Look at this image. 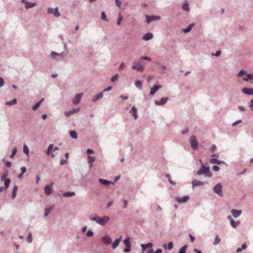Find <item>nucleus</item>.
<instances>
[{
	"label": "nucleus",
	"mask_w": 253,
	"mask_h": 253,
	"mask_svg": "<svg viewBox=\"0 0 253 253\" xmlns=\"http://www.w3.org/2000/svg\"><path fill=\"white\" fill-rule=\"evenodd\" d=\"M89 219L92 221H95L101 226H104L110 220L109 216H104L103 217H101L95 213L90 214L89 216Z\"/></svg>",
	"instance_id": "obj_1"
},
{
	"label": "nucleus",
	"mask_w": 253,
	"mask_h": 253,
	"mask_svg": "<svg viewBox=\"0 0 253 253\" xmlns=\"http://www.w3.org/2000/svg\"><path fill=\"white\" fill-rule=\"evenodd\" d=\"M210 168L208 167H206L203 163H202V166L201 168L198 170L197 174L198 175H201L205 174V175L211 177V176L210 172Z\"/></svg>",
	"instance_id": "obj_2"
},
{
	"label": "nucleus",
	"mask_w": 253,
	"mask_h": 253,
	"mask_svg": "<svg viewBox=\"0 0 253 253\" xmlns=\"http://www.w3.org/2000/svg\"><path fill=\"white\" fill-rule=\"evenodd\" d=\"M222 187V184L220 183H218L213 188L214 192L220 197H222L223 195Z\"/></svg>",
	"instance_id": "obj_3"
},
{
	"label": "nucleus",
	"mask_w": 253,
	"mask_h": 253,
	"mask_svg": "<svg viewBox=\"0 0 253 253\" xmlns=\"http://www.w3.org/2000/svg\"><path fill=\"white\" fill-rule=\"evenodd\" d=\"M47 13L48 14H53L56 17H59L60 16V13L58 11V8H50L48 7L47 9Z\"/></svg>",
	"instance_id": "obj_4"
},
{
	"label": "nucleus",
	"mask_w": 253,
	"mask_h": 253,
	"mask_svg": "<svg viewBox=\"0 0 253 253\" xmlns=\"http://www.w3.org/2000/svg\"><path fill=\"white\" fill-rule=\"evenodd\" d=\"M50 56L54 59H62L66 56V54L63 52L58 53L55 51H52Z\"/></svg>",
	"instance_id": "obj_5"
},
{
	"label": "nucleus",
	"mask_w": 253,
	"mask_h": 253,
	"mask_svg": "<svg viewBox=\"0 0 253 253\" xmlns=\"http://www.w3.org/2000/svg\"><path fill=\"white\" fill-rule=\"evenodd\" d=\"M189 142L191 147L194 150L198 148V142L195 135H192L190 137Z\"/></svg>",
	"instance_id": "obj_6"
},
{
	"label": "nucleus",
	"mask_w": 253,
	"mask_h": 253,
	"mask_svg": "<svg viewBox=\"0 0 253 253\" xmlns=\"http://www.w3.org/2000/svg\"><path fill=\"white\" fill-rule=\"evenodd\" d=\"M53 185V182H51L49 184H47L44 187V191L45 194L46 195L49 196V195L51 194V193L52 192V189Z\"/></svg>",
	"instance_id": "obj_7"
},
{
	"label": "nucleus",
	"mask_w": 253,
	"mask_h": 253,
	"mask_svg": "<svg viewBox=\"0 0 253 253\" xmlns=\"http://www.w3.org/2000/svg\"><path fill=\"white\" fill-rule=\"evenodd\" d=\"M21 2L22 3H25V7L26 9H28L30 8H32L37 5V2H28L26 0H21Z\"/></svg>",
	"instance_id": "obj_8"
},
{
	"label": "nucleus",
	"mask_w": 253,
	"mask_h": 253,
	"mask_svg": "<svg viewBox=\"0 0 253 253\" xmlns=\"http://www.w3.org/2000/svg\"><path fill=\"white\" fill-rule=\"evenodd\" d=\"M189 199V197L188 196H184L182 197H175V200L176 202L179 203H184L187 202V201Z\"/></svg>",
	"instance_id": "obj_9"
},
{
	"label": "nucleus",
	"mask_w": 253,
	"mask_h": 253,
	"mask_svg": "<svg viewBox=\"0 0 253 253\" xmlns=\"http://www.w3.org/2000/svg\"><path fill=\"white\" fill-rule=\"evenodd\" d=\"M83 96V93L77 94L75 97L73 101V103L76 105L80 103Z\"/></svg>",
	"instance_id": "obj_10"
},
{
	"label": "nucleus",
	"mask_w": 253,
	"mask_h": 253,
	"mask_svg": "<svg viewBox=\"0 0 253 253\" xmlns=\"http://www.w3.org/2000/svg\"><path fill=\"white\" fill-rule=\"evenodd\" d=\"M169 98L168 97H162L160 101H156L155 102L156 105L161 106L164 105L167 102Z\"/></svg>",
	"instance_id": "obj_11"
},
{
	"label": "nucleus",
	"mask_w": 253,
	"mask_h": 253,
	"mask_svg": "<svg viewBox=\"0 0 253 253\" xmlns=\"http://www.w3.org/2000/svg\"><path fill=\"white\" fill-rule=\"evenodd\" d=\"M80 108H73L69 111L65 112L64 114L67 117L70 116L71 115L77 113L80 111Z\"/></svg>",
	"instance_id": "obj_12"
},
{
	"label": "nucleus",
	"mask_w": 253,
	"mask_h": 253,
	"mask_svg": "<svg viewBox=\"0 0 253 253\" xmlns=\"http://www.w3.org/2000/svg\"><path fill=\"white\" fill-rule=\"evenodd\" d=\"M227 218L230 220V224L232 227L236 228L239 225V222L235 221L231 215H228Z\"/></svg>",
	"instance_id": "obj_13"
},
{
	"label": "nucleus",
	"mask_w": 253,
	"mask_h": 253,
	"mask_svg": "<svg viewBox=\"0 0 253 253\" xmlns=\"http://www.w3.org/2000/svg\"><path fill=\"white\" fill-rule=\"evenodd\" d=\"M204 183H205V182L203 181L194 179L192 181V187L193 188H194L195 187L198 186H201V185L204 184Z\"/></svg>",
	"instance_id": "obj_14"
},
{
	"label": "nucleus",
	"mask_w": 253,
	"mask_h": 253,
	"mask_svg": "<svg viewBox=\"0 0 253 253\" xmlns=\"http://www.w3.org/2000/svg\"><path fill=\"white\" fill-rule=\"evenodd\" d=\"M129 113H131L135 120L138 118L136 108L133 106L130 109Z\"/></svg>",
	"instance_id": "obj_15"
},
{
	"label": "nucleus",
	"mask_w": 253,
	"mask_h": 253,
	"mask_svg": "<svg viewBox=\"0 0 253 253\" xmlns=\"http://www.w3.org/2000/svg\"><path fill=\"white\" fill-rule=\"evenodd\" d=\"M242 80L246 82L251 81L252 83H253V74H247V77H243Z\"/></svg>",
	"instance_id": "obj_16"
},
{
	"label": "nucleus",
	"mask_w": 253,
	"mask_h": 253,
	"mask_svg": "<svg viewBox=\"0 0 253 253\" xmlns=\"http://www.w3.org/2000/svg\"><path fill=\"white\" fill-rule=\"evenodd\" d=\"M162 88L161 85H155L151 89L150 92V95H154L156 91H157L159 89Z\"/></svg>",
	"instance_id": "obj_17"
},
{
	"label": "nucleus",
	"mask_w": 253,
	"mask_h": 253,
	"mask_svg": "<svg viewBox=\"0 0 253 253\" xmlns=\"http://www.w3.org/2000/svg\"><path fill=\"white\" fill-rule=\"evenodd\" d=\"M112 240L108 236H105L102 238V242L104 244H110L111 243Z\"/></svg>",
	"instance_id": "obj_18"
},
{
	"label": "nucleus",
	"mask_w": 253,
	"mask_h": 253,
	"mask_svg": "<svg viewBox=\"0 0 253 253\" xmlns=\"http://www.w3.org/2000/svg\"><path fill=\"white\" fill-rule=\"evenodd\" d=\"M103 92H101L99 93L98 94L94 95L92 99V101L93 102H96L97 100L101 99L103 97Z\"/></svg>",
	"instance_id": "obj_19"
},
{
	"label": "nucleus",
	"mask_w": 253,
	"mask_h": 253,
	"mask_svg": "<svg viewBox=\"0 0 253 253\" xmlns=\"http://www.w3.org/2000/svg\"><path fill=\"white\" fill-rule=\"evenodd\" d=\"M242 213L241 211L237 210H232L231 211V213L234 217L236 218L239 217Z\"/></svg>",
	"instance_id": "obj_20"
},
{
	"label": "nucleus",
	"mask_w": 253,
	"mask_h": 253,
	"mask_svg": "<svg viewBox=\"0 0 253 253\" xmlns=\"http://www.w3.org/2000/svg\"><path fill=\"white\" fill-rule=\"evenodd\" d=\"M121 241V237H120L118 239H116L114 242L112 244V248L113 249H116L117 247H118L120 242Z\"/></svg>",
	"instance_id": "obj_21"
},
{
	"label": "nucleus",
	"mask_w": 253,
	"mask_h": 253,
	"mask_svg": "<svg viewBox=\"0 0 253 253\" xmlns=\"http://www.w3.org/2000/svg\"><path fill=\"white\" fill-rule=\"evenodd\" d=\"M99 181L100 183L104 185H107L110 184H114V182L113 181H109L108 180L102 178H100L99 179Z\"/></svg>",
	"instance_id": "obj_22"
},
{
	"label": "nucleus",
	"mask_w": 253,
	"mask_h": 253,
	"mask_svg": "<svg viewBox=\"0 0 253 253\" xmlns=\"http://www.w3.org/2000/svg\"><path fill=\"white\" fill-rule=\"evenodd\" d=\"M153 37V35L151 33H147L143 37V40L144 41H148L151 40Z\"/></svg>",
	"instance_id": "obj_23"
},
{
	"label": "nucleus",
	"mask_w": 253,
	"mask_h": 253,
	"mask_svg": "<svg viewBox=\"0 0 253 253\" xmlns=\"http://www.w3.org/2000/svg\"><path fill=\"white\" fill-rule=\"evenodd\" d=\"M63 196L64 197H70L75 196V193L72 191H67L63 193Z\"/></svg>",
	"instance_id": "obj_24"
},
{
	"label": "nucleus",
	"mask_w": 253,
	"mask_h": 253,
	"mask_svg": "<svg viewBox=\"0 0 253 253\" xmlns=\"http://www.w3.org/2000/svg\"><path fill=\"white\" fill-rule=\"evenodd\" d=\"M210 163L211 164H215L217 165H220L221 164L225 163L223 161H219L214 158H211V160H210Z\"/></svg>",
	"instance_id": "obj_25"
},
{
	"label": "nucleus",
	"mask_w": 253,
	"mask_h": 253,
	"mask_svg": "<svg viewBox=\"0 0 253 253\" xmlns=\"http://www.w3.org/2000/svg\"><path fill=\"white\" fill-rule=\"evenodd\" d=\"M182 8L183 10L189 11L190 10V8L188 2L187 1H185L183 4Z\"/></svg>",
	"instance_id": "obj_26"
},
{
	"label": "nucleus",
	"mask_w": 253,
	"mask_h": 253,
	"mask_svg": "<svg viewBox=\"0 0 253 253\" xmlns=\"http://www.w3.org/2000/svg\"><path fill=\"white\" fill-rule=\"evenodd\" d=\"M17 103V99L16 98H14L11 101H6L5 102L6 105H13Z\"/></svg>",
	"instance_id": "obj_27"
},
{
	"label": "nucleus",
	"mask_w": 253,
	"mask_h": 253,
	"mask_svg": "<svg viewBox=\"0 0 253 253\" xmlns=\"http://www.w3.org/2000/svg\"><path fill=\"white\" fill-rule=\"evenodd\" d=\"M70 135L73 139H77L78 137V134L75 130L70 131Z\"/></svg>",
	"instance_id": "obj_28"
},
{
	"label": "nucleus",
	"mask_w": 253,
	"mask_h": 253,
	"mask_svg": "<svg viewBox=\"0 0 253 253\" xmlns=\"http://www.w3.org/2000/svg\"><path fill=\"white\" fill-rule=\"evenodd\" d=\"M17 189H18V187L16 186H15L13 188L12 193V195H11V198L12 199H14L16 197V191L17 190Z\"/></svg>",
	"instance_id": "obj_29"
},
{
	"label": "nucleus",
	"mask_w": 253,
	"mask_h": 253,
	"mask_svg": "<svg viewBox=\"0 0 253 253\" xmlns=\"http://www.w3.org/2000/svg\"><path fill=\"white\" fill-rule=\"evenodd\" d=\"M43 100L44 99L42 98L40 101L38 102L35 105H34L32 107L33 110H36L40 106V105L41 104L42 102L43 101Z\"/></svg>",
	"instance_id": "obj_30"
},
{
	"label": "nucleus",
	"mask_w": 253,
	"mask_h": 253,
	"mask_svg": "<svg viewBox=\"0 0 253 253\" xmlns=\"http://www.w3.org/2000/svg\"><path fill=\"white\" fill-rule=\"evenodd\" d=\"M247 74H248L247 71H245L244 70H241L238 73L237 76L239 77H243L244 75H246V77H247Z\"/></svg>",
	"instance_id": "obj_31"
},
{
	"label": "nucleus",
	"mask_w": 253,
	"mask_h": 253,
	"mask_svg": "<svg viewBox=\"0 0 253 253\" xmlns=\"http://www.w3.org/2000/svg\"><path fill=\"white\" fill-rule=\"evenodd\" d=\"M242 91L246 94L250 95L251 89L250 88L244 87L242 89Z\"/></svg>",
	"instance_id": "obj_32"
},
{
	"label": "nucleus",
	"mask_w": 253,
	"mask_h": 253,
	"mask_svg": "<svg viewBox=\"0 0 253 253\" xmlns=\"http://www.w3.org/2000/svg\"><path fill=\"white\" fill-rule=\"evenodd\" d=\"M53 146H54L53 144H51L48 146V147L47 148V150L46 151V155L47 156H49L50 154L51 150L53 148Z\"/></svg>",
	"instance_id": "obj_33"
},
{
	"label": "nucleus",
	"mask_w": 253,
	"mask_h": 253,
	"mask_svg": "<svg viewBox=\"0 0 253 253\" xmlns=\"http://www.w3.org/2000/svg\"><path fill=\"white\" fill-rule=\"evenodd\" d=\"M123 243L126 246H131V244L130 243V239L129 237H127L125 240H124Z\"/></svg>",
	"instance_id": "obj_34"
},
{
	"label": "nucleus",
	"mask_w": 253,
	"mask_h": 253,
	"mask_svg": "<svg viewBox=\"0 0 253 253\" xmlns=\"http://www.w3.org/2000/svg\"><path fill=\"white\" fill-rule=\"evenodd\" d=\"M220 239L219 238V237H218V235H216L215 237L214 241L213 243V245L214 246H216L217 244H218L220 243Z\"/></svg>",
	"instance_id": "obj_35"
},
{
	"label": "nucleus",
	"mask_w": 253,
	"mask_h": 253,
	"mask_svg": "<svg viewBox=\"0 0 253 253\" xmlns=\"http://www.w3.org/2000/svg\"><path fill=\"white\" fill-rule=\"evenodd\" d=\"M27 241L29 243H31L32 242L33 237L31 232L29 233L27 238Z\"/></svg>",
	"instance_id": "obj_36"
},
{
	"label": "nucleus",
	"mask_w": 253,
	"mask_h": 253,
	"mask_svg": "<svg viewBox=\"0 0 253 253\" xmlns=\"http://www.w3.org/2000/svg\"><path fill=\"white\" fill-rule=\"evenodd\" d=\"M119 75L118 74H116L115 75L113 76L111 78V81L112 82H116L119 78Z\"/></svg>",
	"instance_id": "obj_37"
},
{
	"label": "nucleus",
	"mask_w": 253,
	"mask_h": 253,
	"mask_svg": "<svg viewBox=\"0 0 253 253\" xmlns=\"http://www.w3.org/2000/svg\"><path fill=\"white\" fill-rule=\"evenodd\" d=\"M188 247V246L187 245H184L183 246L179 251V253H185L186 249Z\"/></svg>",
	"instance_id": "obj_38"
},
{
	"label": "nucleus",
	"mask_w": 253,
	"mask_h": 253,
	"mask_svg": "<svg viewBox=\"0 0 253 253\" xmlns=\"http://www.w3.org/2000/svg\"><path fill=\"white\" fill-rule=\"evenodd\" d=\"M139 65V62H134L133 65L132 66V69L137 71Z\"/></svg>",
	"instance_id": "obj_39"
},
{
	"label": "nucleus",
	"mask_w": 253,
	"mask_h": 253,
	"mask_svg": "<svg viewBox=\"0 0 253 253\" xmlns=\"http://www.w3.org/2000/svg\"><path fill=\"white\" fill-rule=\"evenodd\" d=\"M142 82L139 80L136 81L135 83V85L136 87L140 89H141L142 87Z\"/></svg>",
	"instance_id": "obj_40"
},
{
	"label": "nucleus",
	"mask_w": 253,
	"mask_h": 253,
	"mask_svg": "<svg viewBox=\"0 0 253 253\" xmlns=\"http://www.w3.org/2000/svg\"><path fill=\"white\" fill-rule=\"evenodd\" d=\"M101 19L104 21L107 22L108 21L106 15L104 12H102L101 14Z\"/></svg>",
	"instance_id": "obj_41"
},
{
	"label": "nucleus",
	"mask_w": 253,
	"mask_h": 253,
	"mask_svg": "<svg viewBox=\"0 0 253 253\" xmlns=\"http://www.w3.org/2000/svg\"><path fill=\"white\" fill-rule=\"evenodd\" d=\"M2 162L5 164V166L7 168H10L11 167V163L10 162L6 161L5 159H2Z\"/></svg>",
	"instance_id": "obj_42"
},
{
	"label": "nucleus",
	"mask_w": 253,
	"mask_h": 253,
	"mask_svg": "<svg viewBox=\"0 0 253 253\" xmlns=\"http://www.w3.org/2000/svg\"><path fill=\"white\" fill-rule=\"evenodd\" d=\"M126 64H125L124 62H122L120 65V66L119 67V68H118V70L119 71H122L125 69H126Z\"/></svg>",
	"instance_id": "obj_43"
},
{
	"label": "nucleus",
	"mask_w": 253,
	"mask_h": 253,
	"mask_svg": "<svg viewBox=\"0 0 253 253\" xmlns=\"http://www.w3.org/2000/svg\"><path fill=\"white\" fill-rule=\"evenodd\" d=\"M95 158L94 157L88 156V163H92L94 162Z\"/></svg>",
	"instance_id": "obj_44"
},
{
	"label": "nucleus",
	"mask_w": 253,
	"mask_h": 253,
	"mask_svg": "<svg viewBox=\"0 0 253 253\" xmlns=\"http://www.w3.org/2000/svg\"><path fill=\"white\" fill-rule=\"evenodd\" d=\"M146 20L147 23H150L151 22L153 21V17L149 15H146Z\"/></svg>",
	"instance_id": "obj_45"
},
{
	"label": "nucleus",
	"mask_w": 253,
	"mask_h": 253,
	"mask_svg": "<svg viewBox=\"0 0 253 253\" xmlns=\"http://www.w3.org/2000/svg\"><path fill=\"white\" fill-rule=\"evenodd\" d=\"M10 182L11 180L9 178L6 179L5 180H4V185L5 188H7L8 187Z\"/></svg>",
	"instance_id": "obj_46"
},
{
	"label": "nucleus",
	"mask_w": 253,
	"mask_h": 253,
	"mask_svg": "<svg viewBox=\"0 0 253 253\" xmlns=\"http://www.w3.org/2000/svg\"><path fill=\"white\" fill-rule=\"evenodd\" d=\"M17 151V148L14 147L12 150V153L10 156V158H13V157L14 156V155L16 154Z\"/></svg>",
	"instance_id": "obj_47"
},
{
	"label": "nucleus",
	"mask_w": 253,
	"mask_h": 253,
	"mask_svg": "<svg viewBox=\"0 0 253 253\" xmlns=\"http://www.w3.org/2000/svg\"><path fill=\"white\" fill-rule=\"evenodd\" d=\"M23 152L27 154L29 152V148L26 144H24L23 147Z\"/></svg>",
	"instance_id": "obj_48"
},
{
	"label": "nucleus",
	"mask_w": 253,
	"mask_h": 253,
	"mask_svg": "<svg viewBox=\"0 0 253 253\" xmlns=\"http://www.w3.org/2000/svg\"><path fill=\"white\" fill-rule=\"evenodd\" d=\"M8 175V172L7 171H6L5 172L3 173V174H2V175L1 176V180L2 181L3 180H5L6 178V177Z\"/></svg>",
	"instance_id": "obj_49"
},
{
	"label": "nucleus",
	"mask_w": 253,
	"mask_h": 253,
	"mask_svg": "<svg viewBox=\"0 0 253 253\" xmlns=\"http://www.w3.org/2000/svg\"><path fill=\"white\" fill-rule=\"evenodd\" d=\"M93 233L91 230H88L86 232V236L88 237H91L93 236Z\"/></svg>",
	"instance_id": "obj_50"
},
{
	"label": "nucleus",
	"mask_w": 253,
	"mask_h": 253,
	"mask_svg": "<svg viewBox=\"0 0 253 253\" xmlns=\"http://www.w3.org/2000/svg\"><path fill=\"white\" fill-rule=\"evenodd\" d=\"M123 17L122 16H119V17H118V19H117V25H120L121 24V21L123 20Z\"/></svg>",
	"instance_id": "obj_51"
},
{
	"label": "nucleus",
	"mask_w": 253,
	"mask_h": 253,
	"mask_svg": "<svg viewBox=\"0 0 253 253\" xmlns=\"http://www.w3.org/2000/svg\"><path fill=\"white\" fill-rule=\"evenodd\" d=\"M221 54V51L220 50H217L215 53H212V55L218 57L220 56Z\"/></svg>",
	"instance_id": "obj_52"
},
{
	"label": "nucleus",
	"mask_w": 253,
	"mask_h": 253,
	"mask_svg": "<svg viewBox=\"0 0 253 253\" xmlns=\"http://www.w3.org/2000/svg\"><path fill=\"white\" fill-rule=\"evenodd\" d=\"M131 246H126V248L124 249V252L125 253H129L131 251Z\"/></svg>",
	"instance_id": "obj_53"
},
{
	"label": "nucleus",
	"mask_w": 253,
	"mask_h": 253,
	"mask_svg": "<svg viewBox=\"0 0 253 253\" xmlns=\"http://www.w3.org/2000/svg\"><path fill=\"white\" fill-rule=\"evenodd\" d=\"M191 29H192L188 26L186 28L184 29L183 31L185 33H189L191 30Z\"/></svg>",
	"instance_id": "obj_54"
},
{
	"label": "nucleus",
	"mask_w": 253,
	"mask_h": 253,
	"mask_svg": "<svg viewBox=\"0 0 253 253\" xmlns=\"http://www.w3.org/2000/svg\"><path fill=\"white\" fill-rule=\"evenodd\" d=\"M115 2L117 6L119 8H120L122 4L121 1L120 0H115Z\"/></svg>",
	"instance_id": "obj_55"
},
{
	"label": "nucleus",
	"mask_w": 253,
	"mask_h": 253,
	"mask_svg": "<svg viewBox=\"0 0 253 253\" xmlns=\"http://www.w3.org/2000/svg\"><path fill=\"white\" fill-rule=\"evenodd\" d=\"M4 84V79L2 77H0V87H2Z\"/></svg>",
	"instance_id": "obj_56"
},
{
	"label": "nucleus",
	"mask_w": 253,
	"mask_h": 253,
	"mask_svg": "<svg viewBox=\"0 0 253 253\" xmlns=\"http://www.w3.org/2000/svg\"><path fill=\"white\" fill-rule=\"evenodd\" d=\"M173 244L172 242H169L168 245V248L169 250H171L173 248Z\"/></svg>",
	"instance_id": "obj_57"
},
{
	"label": "nucleus",
	"mask_w": 253,
	"mask_h": 253,
	"mask_svg": "<svg viewBox=\"0 0 253 253\" xmlns=\"http://www.w3.org/2000/svg\"><path fill=\"white\" fill-rule=\"evenodd\" d=\"M212 169L214 171H218L220 169H219V167L215 165V166H213Z\"/></svg>",
	"instance_id": "obj_58"
},
{
	"label": "nucleus",
	"mask_w": 253,
	"mask_h": 253,
	"mask_svg": "<svg viewBox=\"0 0 253 253\" xmlns=\"http://www.w3.org/2000/svg\"><path fill=\"white\" fill-rule=\"evenodd\" d=\"M144 70V66L142 65H140L139 66V68H138V71H140V72H143Z\"/></svg>",
	"instance_id": "obj_59"
},
{
	"label": "nucleus",
	"mask_w": 253,
	"mask_h": 253,
	"mask_svg": "<svg viewBox=\"0 0 253 253\" xmlns=\"http://www.w3.org/2000/svg\"><path fill=\"white\" fill-rule=\"evenodd\" d=\"M51 210V209L49 208H46L45 209V212H44V216H47L48 214H49V211Z\"/></svg>",
	"instance_id": "obj_60"
},
{
	"label": "nucleus",
	"mask_w": 253,
	"mask_h": 253,
	"mask_svg": "<svg viewBox=\"0 0 253 253\" xmlns=\"http://www.w3.org/2000/svg\"><path fill=\"white\" fill-rule=\"evenodd\" d=\"M141 247L142 248V253H143L146 250V249H147L146 246H145V244H141Z\"/></svg>",
	"instance_id": "obj_61"
},
{
	"label": "nucleus",
	"mask_w": 253,
	"mask_h": 253,
	"mask_svg": "<svg viewBox=\"0 0 253 253\" xmlns=\"http://www.w3.org/2000/svg\"><path fill=\"white\" fill-rule=\"evenodd\" d=\"M188 132H189V129L188 128H186V129H185L184 130H183L182 131L181 134L182 135H184V134L188 133Z\"/></svg>",
	"instance_id": "obj_62"
},
{
	"label": "nucleus",
	"mask_w": 253,
	"mask_h": 253,
	"mask_svg": "<svg viewBox=\"0 0 253 253\" xmlns=\"http://www.w3.org/2000/svg\"><path fill=\"white\" fill-rule=\"evenodd\" d=\"M123 202H124L123 208L126 209L127 207V202L126 200H124Z\"/></svg>",
	"instance_id": "obj_63"
},
{
	"label": "nucleus",
	"mask_w": 253,
	"mask_h": 253,
	"mask_svg": "<svg viewBox=\"0 0 253 253\" xmlns=\"http://www.w3.org/2000/svg\"><path fill=\"white\" fill-rule=\"evenodd\" d=\"M249 106L251 108H253V99L250 101Z\"/></svg>",
	"instance_id": "obj_64"
}]
</instances>
